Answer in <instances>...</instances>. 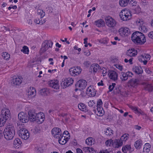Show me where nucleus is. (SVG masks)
<instances>
[{
	"mask_svg": "<svg viewBox=\"0 0 153 153\" xmlns=\"http://www.w3.org/2000/svg\"><path fill=\"white\" fill-rule=\"evenodd\" d=\"M131 39L137 45H142L146 42L145 36L139 31H136L132 34Z\"/></svg>",
	"mask_w": 153,
	"mask_h": 153,
	"instance_id": "1",
	"label": "nucleus"
},
{
	"mask_svg": "<svg viewBox=\"0 0 153 153\" xmlns=\"http://www.w3.org/2000/svg\"><path fill=\"white\" fill-rule=\"evenodd\" d=\"M11 115L9 109L6 108L2 109L1 114L0 115V126H3L6 121L10 120Z\"/></svg>",
	"mask_w": 153,
	"mask_h": 153,
	"instance_id": "2",
	"label": "nucleus"
},
{
	"mask_svg": "<svg viewBox=\"0 0 153 153\" xmlns=\"http://www.w3.org/2000/svg\"><path fill=\"white\" fill-rule=\"evenodd\" d=\"M4 137L7 140L12 139L15 134L14 127L12 126H10L4 129L3 131Z\"/></svg>",
	"mask_w": 153,
	"mask_h": 153,
	"instance_id": "3",
	"label": "nucleus"
},
{
	"mask_svg": "<svg viewBox=\"0 0 153 153\" xmlns=\"http://www.w3.org/2000/svg\"><path fill=\"white\" fill-rule=\"evenodd\" d=\"M119 16L122 20L126 21L131 19V14L130 11L125 9L122 10L121 12L120 13Z\"/></svg>",
	"mask_w": 153,
	"mask_h": 153,
	"instance_id": "4",
	"label": "nucleus"
},
{
	"mask_svg": "<svg viewBox=\"0 0 153 153\" xmlns=\"http://www.w3.org/2000/svg\"><path fill=\"white\" fill-rule=\"evenodd\" d=\"M106 25L109 27H114L116 25V21L110 16H108L105 18Z\"/></svg>",
	"mask_w": 153,
	"mask_h": 153,
	"instance_id": "5",
	"label": "nucleus"
},
{
	"mask_svg": "<svg viewBox=\"0 0 153 153\" xmlns=\"http://www.w3.org/2000/svg\"><path fill=\"white\" fill-rule=\"evenodd\" d=\"M136 23L139 26V29L140 31L144 33H146L148 31V29L146 26L145 24L140 19L137 20Z\"/></svg>",
	"mask_w": 153,
	"mask_h": 153,
	"instance_id": "6",
	"label": "nucleus"
},
{
	"mask_svg": "<svg viewBox=\"0 0 153 153\" xmlns=\"http://www.w3.org/2000/svg\"><path fill=\"white\" fill-rule=\"evenodd\" d=\"M51 134L54 138L58 139L61 136L62 131L61 129L59 128L55 127L52 129Z\"/></svg>",
	"mask_w": 153,
	"mask_h": 153,
	"instance_id": "7",
	"label": "nucleus"
},
{
	"mask_svg": "<svg viewBox=\"0 0 153 153\" xmlns=\"http://www.w3.org/2000/svg\"><path fill=\"white\" fill-rule=\"evenodd\" d=\"M19 135L22 139L27 140L29 137V133L26 128H22L19 130Z\"/></svg>",
	"mask_w": 153,
	"mask_h": 153,
	"instance_id": "8",
	"label": "nucleus"
},
{
	"mask_svg": "<svg viewBox=\"0 0 153 153\" xmlns=\"http://www.w3.org/2000/svg\"><path fill=\"white\" fill-rule=\"evenodd\" d=\"M81 68L79 66L73 67L69 69L70 74L73 76L79 75L81 73Z\"/></svg>",
	"mask_w": 153,
	"mask_h": 153,
	"instance_id": "9",
	"label": "nucleus"
},
{
	"mask_svg": "<svg viewBox=\"0 0 153 153\" xmlns=\"http://www.w3.org/2000/svg\"><path fill=\"white\" fill-rule=\"evenodd\" d=\"M151 56L149 54L142 55L138 57V60L140 62H143L144 65H146L148 61L150 59Z\"/></svg>",
	"mask_w": 153,
	"mask_h": 153,
	"instance_id": "10",
	"label": "nucleus"
},
{
	"mask_svg": "<svg viewBox=\"0 0 153 153\" xmlns=\"http://www.w3.org/2000/svg\"><path fill=\"white\" fill-rule=\"evenodd\" d=\"M74 82L72 79L68 78L64 79L61 82V85L63 88H66V87L71 85Z\"/></svg>",
	"mask_w": 153,
	"mask_h": 153,
	"instance_id": "11",
	"label": "nucleus"
},
{
	"mask_svg": "<svg viewBox=\"0 0 153 153\" xmlns=\"http://www.w3.org/2000/svg\"><path fill=\"white\" fill-rule=\"evenodd\" d=\"M119 34L122 36H127L130 34L129 29L127 27H123L120 28L118 30Z\"/></svg>",
	"mask_w": 153,
	"mask_h": 153,
	"instance_id": "12",
	"label": "nucleus"
},
{
	"mask_svg": "<svg viewBox=\"0 0 153 153\" xmlns=\"http://www.w3.org/2000/svg\"><path fill=\"white\" fill-rule=\"evenodd\" d=\"M19 119L23 123H26L29 121L27 115L23 112L19 113L18 115Z\"/></svg>",
	"mask_w": 153,
	"mask_h": 153,
	"instance_id": "13",
	"label": "nucleus"
},
{
	"mask_svg": "<svg viewBox=\"0 0 153 153\" xmlns=\"http://www.w3.org/2000/svg\"><path fill=\"white\" fill-rule=\"evenodd\" d=\"M49 86L56 89H59V81L57 80H51L48 82Z\"/></svg>",
	"mask_w": 153,
	"mask_h": 153,
	"instance_id": "14",
	"label": "nucleus"
},
{
	"mask_svg": "<svg viewBox=\"0 0 153 153\" xmlns=\"http://www.w3.org/2000/svg\"><path fill=\"white\" fill-rule=\"evenodd\" d=\"M44 114L42 112L37 113L35 121L39 124L42 123L44 120Z\"/></svg>",
	"mask_w": 153,
	"mask_h": 153,
	"instance_id": "15",
	"label": "nucleus"
},
{
	"mask_svg": "<svg viewBox=\"0 0 153 153\" xmlns=\"http://www.w3.org/2000/svg\"><path fill=\"white\" fill-rule=\"evenodd\" d=\"M87 85L86 81L84 79H80L77 82L76 86L80 88L81 89H84Z\"/></svg>",
	"mask_w": 153,
	"mask_h": 153,
	"instance_id": "16",
	"label": "nucleus"
},
{
	"mask_svg": "<svg viewBox=\"0 0 153 153\" xmlns=\"http://www.w3.org/2000/svg\"><path fill=\"white\" fill-rule=\"evenodd\" d=\"M111 79L115 81L118 79V74L117 73L114 71H110L108 74Z\"/></svg>",
	"mask_w": 153,
	"mask_h": 153,
	"instance_id": "17",
	"label": "nucleus"
},
{
	"mask_svg": "<svg viewBox=\"0 0 153 153\" xmlns=\"http://www.w3.org/2000/svg\"><path fill=\"white\" fill-rule=\"evenodd\" d=\"M22 77L18 76L12 79V83L14 85H19L22 83Z\"/></svg>",
	"mask_w": 153,
	"mask_h": 153,
	"instance_id": "18",
	"label": "nucleus"
},
{
	"mask_svg": "<svg viewBox=\"0 0 153 153\" xmlns=\"http://www.w3.org/2000/svg\"><path fill=\"white\" fill-rule=\"evenodd\" d=\"M37 114L33 111L29 110L28 112L29 120H30V121L32 122L35 121L36 120Z\"/></svg>",
	"mask_w": 153,
	"mask_h": 153,
	"instance_id": "19",
	"label": "nucleus"
},
{
	"mask_svg": "<svg viewBox=\"0 0 153 153\" xmlns=\"http://www.w3.org/2000/svg\"><path fill=\"white\" fill-rule=\"evenodd\" d=\"M86 93L90 97H94L96 94L92 86H90L87 89Z\"/></svg>",
	"mask_w": 153,
	"mask_h": 153,
	"instance_id": "20",
	"label": "nucleus"
},
{
	"mask_svg": "<svg viewBox=\"0 0 153 153\" xmlns=\"http://www.w3.org/2000/svg\"><path fill=\"white\" fill-rule=\"evenodd\" d=\"M129 82L131 86L135 87L139 84L140 82V80L138 79H130Z\"/></svg>",
	"mask_w": 153,
	"mask_h": 153,
	"instance_id": "21",
	"label": "nucleus"
},
{
	"mask_svg": "<svg viewBox=\"0 0 153 153\" xmlns=\"http://www.w3.org/2000/svg\"><path fill=\"white\" fill-rule=\"evenodd\" d=\"M69 138L68 137H65L62 136H61L59 138H58V141L59 144L62 145H64L65 144L68 140L69 139Z\"/></svg>",
	"mask_w": 153,
	"mask_h": 153,
	"instance_id": "22",
	"label": "nucleus"
},
{
	"mask_svg": "<svg viewBox=\"0 0 153 153\" xmlns=\"http://www.w3.org/2000/svg\"><path fill=\"white\" fill-rule=\"evenodd\" d=\"M137 54V52L134 48L128 50L126 52V55L130 57L134 56Z\"/></svg>",
	"mask_w": 153,
	"mask_h": 153,
	"instance_id": "23",
	"label": "nucleus"
},
{
	"mask_svg": "<svg viewBox=\"0 0 153 153\" xmlns=\"http://www.w3.org/2000/svg\"><path fill=\"white\" fill-rule=\"evenodd\" d=\"M123 143L120 140H115L114 142H113V146L114 148H118L121 146Z\"/></svg>",
	"mask_w": 153,
	"mask_h": 153,
	"instance_id": "24",
	"label": "nucleus"
},
{
	"mask_svg": "<svg viewBox=\"0 0 153 153\" xmlns=\"http://www.w3.org/2000/svg\"><path fill=\"white\" fill-rule=\"evenodd\" d=\"M130 108L134 111L135 113L139 114H143V112L140 109L138 108L137 107L130 105L129 106Z\"/></svg>",
	"mask_w": 153,
	"mask_h": 153,
	"instance_id": "25",
	"label": "nucleus"
},
{
	"mask_svg": "<svg viewBox=\"0 0 153 153\" xmlns=\"http://www.w3.org/2000/svg\"><path fill=\"white\" fill-rule=\"evenodd\" d=\"M47 42L45 41L42 43V48H41V51L43 53L46 51L48 48L49 47L47 43Z\"/></svg>",
	"mask_w": 153,
	"mask_h": 153,
	"instance_id": "26",
	"label": "nucleus"
},
{
	"mask_svg": "<svg viewBox=\"0 0 153 153\" xmlns=\"http://www.w3.org/2000/svg\"><path fill=\"white\" fill-rule=\"evenodd\" d=\"M133 71L138 74H141L143 72L142 68L140 66H136L133 68Z\"/></svg>",
	"mask_w": 153,
	"mask_h": 153,
	"instance_id": "27",
	"label": "nucleus"
},
{
	"mask_svg": "<svg viewBox=\"0 0 153 153\" xmlns=\"http://www.w3.org/2000/svg\"><path fill=\"white\" fill-rule=\"evenodd\" d=\"M22 143V142L21 140L17 138L14 141L13 144L14 147L16 148H18L19 146Z\"/></svg>",
	"mask_w": 153,
	"mask_h": 153,
	"instance_id": "28",
	"label": "nucleus"
},
{
	"mask_svg": "<svg viewBox=\"0 0 153 153\" xmlns=\"http://www.w3.org/2000/svg\"><path fill=\"white\" fill-rule=\"evenodd\" d=\"M131 2L129 0H120L119 4L122 7H125Z\"/></svg>",
	"mask_w": 153,
	"mask_h": 153,
	"instance_id": "29",
	"label": "nucleus"
},
{
	"mask_svg": "<svg viewBox=\"0 0 153 153\" xmlns=\"http://www.w3.org/2000/svg\"><path fill=\"white\" fill-rule=\"evenodd\" d=\"M151 145L149 143H146L144 145L143 152L144 153H148L150 150Z\"/></svg>",
	"mask_w": 153,
	"mask_h": 153,
	"instance_id": "30",
	"label": "nucleus"
},
{
	"mask_svg": "<svg viewBox=\"0 0 153 153\" xmlns=\"http://www.w3.org/2000/svg\"><path fill=\"white\" fill-rule=\"evenodd\" d=\"M142 141L141 140H138L136 141L134 144L135 148L137 149H139L143 145Z\"/></svg>",
	"mask_w": 153,
	"mask_h": 153,
	"instance_id": "31",
	"label": "nucleus"
},
{
	"mask_svg": "<svg viewBox=\"0 0 153 153\" xmlns=\"http://www.w3.org/2000/svg\"><path fill=\"white\" fill-rule=\"evenodd\" d=\"M95 25L99 27H102L104 25L105 22L102 19H100L95 22Z\"/></svg>",
	"mask_w": 153,
	"mask_h": 153,
	"instance_id": "32",
	"label": "nucleus"
},
{
	"mask_svg": "<svg viewBox=\"0 0 153 153\" xmlns=\"http://www.w3.org/2000/svg\"><path fill=\"white\" fill-rule=\"evenodd\" d=\"M99 66L97 64L94 63L91 65L90 68L91 70H93L94 72H96L99 68Z\"/></svg>",
	"mask_w": 153,
	"mask_h": 153,
	"instance_id": "33",
	"label": "nucleus"
},
{
	"mask_svg": "<svg viewBox=\"0 0 153 153\" xmlns=\"http://www.w3.org/2000/svg\"><path fill=\"white\" fill-rule=\"evenodd\" d=\"M40 94L41 95L45 96L47 95L49 93L48 90L46 88H43L39 90Z\"/></svg>",
	"mask_w": 153,
	"mask_h": 153,
	"instance_id": "34",
	"label": "nucleus"
},
{
	"mask_svg": "<svg viewBox=\"0 0 153 153\" xmlns=\"http://www.w3.org/2000/svg\"><path fill=\"white\" fill-rule=\"evenodd\" d=\"M131 147L130 145H126L123 147L122 151L124 153H127L128 151L130 152Z\"/></svg>",
	"mask_w": 153,
	"mask_h": 153,
	"instance_id": "35",
	"label": "nucleus"
},
{
	"mask_svg": "<svg viewBox=\"0 0 153 153\" xmlns=\"http://www.w3.org/2000/svg\"><path fill=\"white\" fill-rule=\"evenodd\" d=\"M97 115L99 116H102L104 114V111L103 110L102 107H97Z\"/></svg>",
	"mask_w": 153,
	"mask_h": 153,
	"instance_id": "36",
	"label": "nucleus"
},
{
	"mask_svg": "<svg viewBox=\"0 0 153 153\" xmlns=\"http://www.w3.org/2000/svg\"><path fill=\"white\" fill-rule=\"evenodd\" d=\"M30 91L28 92L29 93V94L33 96L36 95V91L35 89L33 87H30Z\"/></svg>",
	"mask_w": 153,
	"mask_h": 153,
	"instance_id": "37",
	"label": "nucleus"
},
{
	"mask_svg": "<svg viewBox=\"0 0 153 153\" xmlns=\"http://www.w3.org/2000/svg\"><path fill=\"white\" fill-rule=\"evenodd\" d=\"M145 89L149 91H152L153 89V88L151 85L147 84L145 87Z\"/></svg>",
	"mask_w": 153,
	"mask_h": 153,
	"instance_id": "38",
	"label": "nucleus"
},
{
	"mask_svg": "<svg viewBox=\"0 0 153 153\" xmlns=\"http://www.w3.org/2000/svg\"><path fill=\"white\" fill-rule=\"evenodd\" d=\"M121 74L122 76L120 77V79L122 81H125L128 79V77L127 76L126 73L122 72Z\"/></svg>",
	"mask_w": 153,
	"mask_h": 153,
	"instance_id": "39",
	"label": "nucleus"
},
{
	"mask_svg": "<svg viewBox=\"0 0 153 153\" xmlns=\"http://www.w3.org/2000/svg\"><path fill=\"white\" fill-rule=\"evenodd\" d=\"M128 134H125L121 137L120 140L122 141L123 143V141L125 142L128 138Z\"/></svg>",
	"mask_w": 153,
	"mask_h": 153,
	"instance_id": "40",
	"label": "nucleus"
},
{
	"mask_svg": "<svg viewBox=\"0 0 153 153\" xmlns=\"http://www.w3.org/2000/svg\"><path fill=\"white\" fill-rule=\"evenodd\" d=\"M93 138L92 137H89L85 140L86 143L88 145H91L94 143L93 142Z\"/></svg>",
	"mask_w": 153,
	"mask_h": 153,
	"instance_id": "41",
	"label": "nucleus"
},
{
	"mask_svg": "<svg viewBox=\"0 0 153 153\" xmlns=\"http://www.w3.org/2000/svg\"><path fill=\"white\" fill-rule=\"evenodd\" d=\"M105 134L106 135L109 136L111 135V134H113V130L111 129L110 128L106 129V130L105 131Z\"/></svg>",
	"mask_w": 153,
	"mask_h": 153,
	"instance_id": "42",
	"label": "nucleus"
},
{
	"mask_svg": "<svg viewBox=\"0 0 153 153\" xmlns=\"http://www.w3.org/2000/svg\"><path fill=\"white\" fill-rule=\"evenodd\" d=\"M78 107L81 111H85L86 110V106L83 103H80L79 104Z\"/></svg>",
	"mask_w": 153,
	"mask_h": 153,
	"instance_id": "43",
	"label": "nucleus"
},
{
	"mask_svg": "<svg viewBox=\"0 0 153 153\" xmlns=\"http://www.w3.org/2000/svg\"><path fill=\"white\" fill-rule=\"evenodd\" d=\"M2 56L3 58L6 60H8L10 58V55L6 52H3Z\"/></svg>",
	"mask_w": 153,
	"mask_h": 153,
	"instance_id": "44",
	"label": "nucleus"
},
{
	"mask_svg": "<svg viewBox=\"0 0 153 153\" xmlns=\"http://www.w3.org/2000/svg\"><path fill=\"white\" fill-rule=\"evenodd\" d=\"M108 41V39L106 38H104L100 40L99 42L101 44H107Z\"/></svg>",
	"mask_w": 153,
	"mask_h": 153,
	"instance_id": "45",
	"label": "nucleus"
},
{
	"mask_svg": "<svg viewBox=\"0 0 153 153\" xmlns=\"http://www.w3.org/2000/svg\"><path fill=\"white\" fill-rule=\"evenodd\" d=\"M21 51L25 53L28 54L29 51L28 48L25 46L23 47L22 49L21 50Z\"/></svg>",
	"mask_w": 153,
	"mask_h": 153,
	"instance_id": "46",
	"label": "nucleus"
},
{
	"mask_svg": "<svg viewBox=\"0 0 153 153\" xmlns=\"http://www.w3.org/2000/svg\"><path fill=\"white\" fill-rule=\"evenodd\" d=\"M34 22L37 24H40L42 25L44 23L45 21L44 20L42 21V20H40L39 18H37L34 20Z\"/></svg>",
	"mask_w": 153,
	"mask_h": 153,
	"instance_id": "47",
	"label": "nucleus"
},
{
	"mask_svg": "<svg viewBox=\"0 0 153 153\" xmlns=\"http://www.w3.org/2000/svg\"><path fill=\"white\" fill-rule=\"evenodd\" d=\"M113 140L111 139L108 140L105 142L106 146H110L112 144L113 145Z\"/></svg>",
	"mask_w": 153,
	"mask_h": 153,
	"instance_id": "48",
	"label": "nucleus"
},
{
	"mask_svg": "<svg viewBox=\"0 0 153 153\" xmlns=\"http://www.w3.org/2000/svg\"><path fill=\"white\" fill-rule=\"evenodd\" d=\"M95 104L93 100H90L88 102V105L90 107L95 108L94 104Z\"/></svg>",
	"mask_w": 153,
	"mask_h": 153,
	"instance_id": "49",
	"label": "nucleus"
},
{
	"mask_svg": "<svg viewBox=\"0 0 153 153\" xmlns=\"http://www.w3.org/2000/svg\"><path fill=\"white\" fill-rule=\"evenodd\" d=\"M115 85L116 84L115 83H112V85H110L108 87L109 90L108 92H111L112 91L114 87H115Z\"/></svg>",
	"mask_w": 153,
	"mask_h": 153,
	"instance_id": "50",
	"label": "nucleus"
},
{
	"mask_svg": "<svg viewBox=\"0 0 153 153\" xmlns=\"http://www.w3.org/2000/svg\"><path fill=\"white\" fill-rule=\"evenodd\" d=\"M102 102L101 99H99L97 101V105L96 107H102Z\"/></svg>",
	"mask_w": 153,
	"mask_h": 153,
	"instance_id": "51",
	"label": "nucleus"
},
{
	"mask_svg": "<svg viewBox=\"0 0 153 153\" xmlns=\"http://www.w3.org/2000/svg\"><path fill=\"white\" fill-rule=\"evenodd\" d=\"M46 10L48 13H51L53 11V8L51 7H49L46 8Z\"/></svg>",
	"mask_w": 153,
	"mask_h": 153,
	"instance_id": "52",
	"label": "nucleus"
},
{
	"mask_svg": "<svg viewBox=\"0 0 153 153\" xmlns=\"http://www.w3.org/2000/svg\"><path fill=\"white\" fill-rule=\"evenodd\" d=\"M65 135H66V136H68L67 137H69L70 136V134H69V133L67 131H64V132H63V133H62V134L61 136H62L63 137H64V136H65V137H66V136H65Z\"/></svg>",
	"mask_w": 153,
	"mask_h": 153,
	"instance_id": "53",
	"label": "nucleus"
},
{
	"mask_svg": "<svg viewBox=\"0 0 153 153\" xmlns=\"http://www.w3.org/2000/svg\"><path fill=\"white\" fill-rule=\"evenodd\" d=\"M134 11L135 13L138 14L140 11V8L139 6H137L135 8Z\"/></svg>",
	"mask_w": 153,
	"mask_h": 153,
	"instance_id": "54",
	"label": "nucleus"
},
{
	"mask_svg": "<svg viewBox=\"0 0 153 153\" xmlns=\"http://www.w3.org/2000/svg\"><path fill=\"white\" fill-rule=\"evenodd\" d=\"M45 41L48 42L47 44L49 48H51L52 47L53 42L50 40H45Z\"/></svg>",
	"mask_w": 153,
	"mask_h": 153,
	"instance_id": "55",
	"label": "nucleus"
},
{
	"mask_svg": "<svg viewBox=\"0 0 153 153\" xmlns=\"http://www.w3.org/2000/svg\"><path fill=\"white\" fill-rule=\"evenodd\" d=\"M126 75H127V76L128 77H131L133 75V74L130 71H128L126 73Z\"/></svg>",
	"mask_w": 153,
	"mask_h": 153,
	"instance_id": "56",
	"label": "nucleus"
},
{
	"mask_svg": "<svg viewBox=\"0 0 153 153\" xmlns=\"http://www.w3.org/2000/svg\"><path fill=\"white\" fill-rule=\"evenodd\" d=\"M116 67L120 71H122L123 68V66L119 65H116Z\"/></svg>",
	"mask_w": 153,
	"mask_h": 153,
	"instance_id": "57",
	"label": "nucleus"
},
{
	"mask_svg": "<svg viewBox=\"0 0 153 153\" xmlns=\"http://www.w3.org/2000/svg\"><path fill=\"white\" fill-rule=\"evenodd\" d=\"M148 36L149 38L153 39V31H152L149 33Z\"/></svg>",
	"mask_w": 153,
	"mask_h": 153,
	"instance_id": "58",
	"label": "nucleus"
},
{
	"mask_svg": "<svg viewBox=\"0 0 153 153\" xmlns=\"http://www.w3.org/2000/svg\"><path fill=\"white\" fill-rule=\"evenodd\" d=\"M40 14H39V15H40V17L41 18H42L45 16V13L43 11H40Z\"/></svg>",
	"mask_w": 153,
	"mask_h": 153,
	"instance_id": "59",
	"label": "nucleus"
},
{
	"mask_svg": "<svg viewBox=\"0 0 153 153\" xmlns=\"http://www.w3.org/2000/svg\"><path fill=\"white\" fill-rule=\"evenodd\" d=\"M36 133H39L40 131V129L39 127H35L34 129Z\"/></svg>",
	"mask_w": 153,
	"mask_h": 153,
	"instance_id": "60",
	"label": "nucleus"
},
{
	"mask_svg": "<svg viewBox=\"0 0 153 153\" xmlns=\"http://www.w3.org/2000/svg\"><path fill=\"white\" fill-rule=\"evenodd\" d=\"M84 64L85 66L86 67H88L90 65V62L89 61L85 62L84 63Z\"/></svg>",
	"mask_w": 153,
	"mask_h": 153,
	"instance_id": "61",
	"label": "nucleus"
},
{
	"mask_svg": "<svg viewBox=\"0 0 153 153\" xmlns=\"http://www.w3.org/2000/svg\"><path fill=\"white\" fill-rule=\"evenodd\" d=\"M145 71L148 74H150L151 73V71L149 70V68H146L145 69Z\"/></svg>",
	"mask_w": 153,
	"mask_h": 153,
	"instance_id": "62",
	"label": "nucleus"
},
{
	"mask_svg": "<svg viewBox=\"0 0 153 153\" xmlns=\"http://www.w3.org/2000/svg\"><path fill=\"white\" fill-rule=\"evenodd\" d=\"M76 153H83L82 151L79 148L76 149Z\"/></svg>",
	"mask_w": 153,
	"mask_h": 153,
	"instance_id": "63",
	"label": "nucleus"
},
{
	"mask_svg": "<svg viewBox=\"0 0 153 153\" xmlns=\"http://www.w3.org/2000/svg\"><path fill=\"white\" fill-rule=\"evenodd\" d=\"M104 70H103V71H102V74H103V76H105L106 74V73H107V71H106V69H105V68H104Z\"/></svg>",
	"mask_w": 153,
	"mask_h": 153,
	"instance_id": "64",
	"label": "nucleus"
}]
</instances>
